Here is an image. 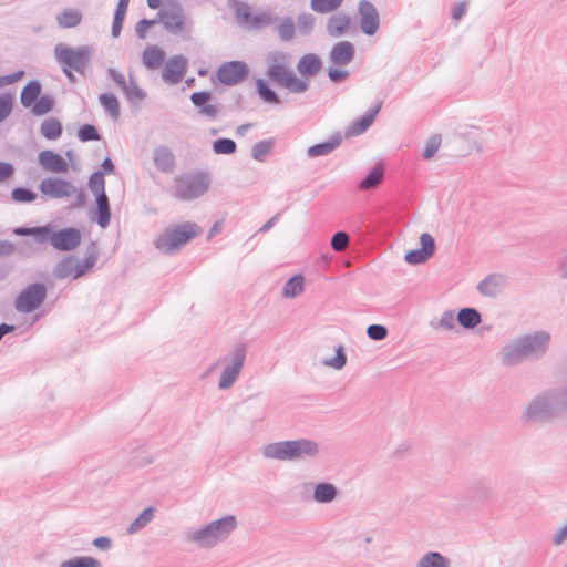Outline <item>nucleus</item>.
Instances as JSON below:
<instances>
[{"label":"nucleus","instance_id":"nucleus-1","mask_svg":"<svg viewBox=\"0 0 567 567\" xmlns=\"http://www.w3.org/2000/svg\"><path fill=\"white\" fill-rule=\"evenodd\" d=\"M551 342L549 331L539 329L519 334L506 342L498 352L502 365L517 367L526 361H539L548 352Z\"/></svg>","mask_w":567,"mask_h":567},{"label":"nucleus","instance_id":"nucleus-2","mask_svg":"<svg viewBox=\"0 0 567 567\" xmlns=\"http://www.w3.org/2000/svg\"><path fill=\"white\" fill-rule=\"evenodd\" d=\"M319 444L309 439L287 440L268 443L262 447L266 460L300 461L319 454Z\"/></svg>","mask_w":567,"mask_h":567},{"label":"nucleus","instance_id":"nucleus-3","mask_svg":"<svg viewBox=\"0 0 567 567\" xmlns=\"http://www.w3.org/2000/svg\"><path fill=\"white\" fill-rule=\"evenodd\" d=\"M238 523L234 515H226L187 533L186 539L202 548H212L224 542L236 529Z\"/></svg>","mask_w":567,"mask_h":567},{"label":"nucleus","instance_id":"nucleus-4","mask_svg":"<svg viewBox=\"0 0 567 567\" xmlns=\"http://www.w3.org/2000/svg\"><path fill=\"white\" fill-rule=\"evenodd\" d=\"M210 184L212 177L208 172L196 171L182 174L174 178L172 195L182 202H190L204 196Z\"/></svg>","mask_w":567,"mask_h":567},{"label":"nucleus","instance_id":"nucleus-5","mask_svg":"<svg viewBox=\"0 0 567 567\" xmlns=\"http://www.w3.org/2000/svg\"><path fill=\"white\" fill-rule=\"evenodd\" d=\"M202 231L195 223L186 221L169 226L154 241L156 249L165 255H173Z\"/></svg>","mask_w":567,"mask_h":567},{"label":"nucleus","instance_id":"nucleus-6","mask_svg":"<svg viewBox=\"0 0 567 567\" xmlns=\"http://www.w3.org/2000/svg\"><path fill=\"white\" fill-rule=\"evenodd\" d=\"M92 50L87 45L70 48L59 43L54 48L56 62L70 82L75 81L72 71L84 74L91 59Z\"/></svg>","mask_w":567,"mask_h":567},{"label":"nucleus","instance_id":"nucleus-7","mask_svg":"<svg viewBox=\"0 0 567 567\" xmlns=\"http://www.w3.org/2000/svg\"><path fill=\"white\" fill-rule=\"evenodd\" d=\"M247 351L248 348L246 343H235L229 351L215 363L214 367L218 364L223 365L218 381L219 390H228L234 385L245 365Z\"/></svg>","mask_w":567,"mask_h":567},{"label":"nucleus","instance_id":"nucleus-8","mask_svg":"<svg viewBox=\"0 0 567 567\" xmlns=\"http://www.w3.org/2000/svg\"><path fill=\"white\" fill-rule=\"evenodd\" d=\"M48 296V289L42 282H33L23 288L14 299L13 307L19 313H32L38 310Z\"/></svg>","mask_w":567,"mask_h":567},{"label":"nucleus","instance_id":"nucleus-9","mask_svg":"<svg viewBox=\"0 0 567 567\" xmlns=\"http://www.w3.org/2000/svg\"><path fill=\"white\" fill-rule=\"evenodd\" d=\"M234 13L239 25L248 30H260L279 20L267 11L252 14L250 7L245 2H236Z\"/></svg>","mask_w":567,"mask_h":567},{"label":"nucleus","instance_id":"nucleus-10","mask_svg":"<svg viewBox=\"0 0 567 567\" xmlns=\"http://www.w3.org/2000/svg\"><path fill=\"white\" fill-rule=\"evenodd\" d=\"M106 76L121 89L130 104L136 105L146 99V92L140 87L132 75H130L127 81L122 72L114 68H107Z\"/></svg>","mask_w":567,"mask_h":567},{"label":"nucleus","instance_id":"nucleus-11","mask_svg":"<svg viewBox=\"0 0 567 567\" xmlns=\"http://www.w3.org/2000/svg\"><path fill=\"white\" fill-rule=\"evenodd\" d=\"M156 20L171 34L177 35L186 31L185 13L179 4L161 9L156 14Z\"/></svg>","mask_w":567,"mask_h":567},{"label":"nucleus","instance_id":"nucleus-12","mask_svg":"<svg viewBox=\"0 0 567 567\" xmlns=\"http://www.w3.org/2000/svg\"><path fill=\"white\" fill-rule=\"evenodd\" d=\"M249 74V68L244 61H228L223 63L217 70V79L225 85H236L241 83Z\"/></svg>","mask_w":567,"mask_h":567},{"label":"nucleus","instance_id":"nucleus-13","mask_svg":"<svg viewBox=\"0 0 567 567\" xmlns=\"http://www.w3.org/2000/svg\"><path fill=\"white\" fill-rule=\"evenodd\" d=\"M39 189L50 198H65L76 193V187L70 181L60 177H47L40 182Z\"/></svg>","mask_w":567,"mask_h":567},{"label":"nucleus","instance_id":"nucleus-14","mask_svg":"<svg viewBox=\"0 0 567 567\" xmlns=\"http://www.w3.org/2000/svg\"><path fill=\"white\" fill-rule=\"evenodd\" d=\"M361 31L367 35L377 33L380 27V18L377 8L369 0H360L358 3Z\"/></svg>","mask_w":567,"mask_h":567},{"label":"nucleus","instance_id":"nucleus-15","mask_svg":"<svg viewBox=\"0 0 567 567\" xmlns=\"http://www.w3.org/2000/svg\"><path fill=\"white\" fill-rule=\"evenodd\" d=\"M190 101L202 117L210 121L218 117L219 107L217 106L216 99L210 92H194L190 94Z\"/></svg>","mask_w":567,"mask_h":567},{"label":"nucleus","instance_id":"nucleus-16","mask_svg":"<svg viewBox=\"0 0 567 567\" xmlns=\"http://www.w3.org/2000/svg\"><path fill=\"white\" fill-rule=\"evenodd\" d=\"M81 231L75 227L54 230L52 247L59 251H72L81 244Z\"/></svg>","mask_w":567,"mask_h":567},{"label":"nucleus","instance_id":"nucleus-17","mask_svg":"<svg viewBox=\"0 0 567 567\" xmlns=\"http://www.w3.org/2000/svg\"><path fill=\"white\" fill-rule=\"evenodd\" d=\"M421 248L410 250L405 254L404 260L410 265L425 262L435 252V241L432 235L423 233L420 236Z\"/></svg>","mask_w":567,"mask_h":567},{"label":"nucleus","instance_id":"nucleus-18","mask_svg":"<svg viewBox=\"0 0 567 567\" xmlns=\"http://www.w3.org/2000/svg\"><path fill=\"white\" fill-rule=\"evenodd\" d=\"M507 285V277L503 274L494 272L487 275L481 280L476 289L480 295L487 298H496L499 296Z\"/></svg>","mask_w":567,"mask_h":567},{"label":"nucleus","instance_id":"nucleus-19","mask_svg":"<svg viewBox=\"0 0 567 567\" xmlns=\"http://www.w3.org/2000/svg\"><path fill=\"white\" fill-rule=\"evenodd\" d=\"M187 70V59L182 55H174L169 58L162 72V78L169 84H177L182 81Z\"/></svg>","mask_w":567,"mask_h":567},{"label":"nucleus","instance_id":"nucleus-20","mask_svg":"<svg viewBox=\"0 0 567 567\" xmlns=\"http://www.w3.org/2000/svg\"><path fill=\"white\" fill-rule=\"evenodd\" d=\"M354 56V44L350 41H340L332 47L329 59L334 65L344 66L350 64Z\"/></svg>","mask_w":567,"mask_h":567},{"label":"nucleus","instance_id":"nucleus-21","mask_svg":"<svg viewBox=\"0 0 567 567\" xmlns=\"http://www.w3.org/2000/svg\"><path fill=\"white\" fill-rule=\"evenodd\" d=\"M351 25V18L348 13L339 11L327 19L326 30L332 38L344 35Z\"/></svg>","mask_w":567,"mask_h":567},{"label":"nucleus","instance_id":"nucleus-22","mask_svg":"<svg viewBox=\"0 0 567 567\" xmlns=\"http://www.w3.org/2000/svg\"><path fill=\"white\" fill-rule=\"evenodd\" d=\"M39 164L47 171L66 173L69 165L65 159L53 151L45 150L39 153Z\"/></svg>","mask_w":567,"mask_h":567},{"label":"nucleus","instance_id":"nucleus-23","mask_svg":"<svg viewBox=\"0 0 567 567\" xmlns=\"http://www.w3.org/2000/svg\"><path fill=\"white\" fill-rule=\"evenodd\" d=\"M155 167L162 173H171L176 166V159L169 147L161 145L153 151Z\"/></svg>","mask_w":567,"mask_h":567},{"label":"nucleus","instance_id":"nucleus-24","mask_svg":"<svg viewBox=\"0 0 567 567\" xmlns=\"http://www.w3.org/2000/svg\"><path fill=\"white\" fill-rule=\"evenodd\" d=\"M99 259V251L95 243H91L84 256V260L74 258V279H79L87 274L96 264Z\"/></svg>","mask_w":567,"mask_h":567},{"label":"nucleus","instance_id":"nucleus-25","mask_svg":"<svg viewBox=\"0 0 567 567\" xmlns=\"http://www.w3.org/2000/svg\"><path fill=\"white\" fill-rule=\"evenodd\" d=\"M382 103H378L370 107L361 117L355 120L350 126V134L360 135L364 133L374 122L378 113L380 112Z\"/></svg>","mask_w":567,"mask_h":567},{"label":"nucleus","instance_id":"nucleus-26","mask_svg":"<svg viewBox=\"0 0 567 567\" xmlns=\"http://www.w3.org/2000/svg\"><path fill=\"white\" fill-rule=\"evenodd\" d=\"M338 494L339 492L336 485L328 482H320L313 486L312 498L319 504H329L337 498Z\"/></svg>","mask_w":567,"mask_h":567},{"label":"nucleus","instance_id":"nucleus-27","mask_svg":"<svg viewBox=\"0 0 567 567\" xmlns=\"http://www.w3.org/2000/svg\"><path fill=\"white\" fill-rule=\"evenodd\" d=\"M321 66V59L315 53H308L300 58L297 70L302 76H313L320 71Z\"/></svg>","mask_w":567,"mask_h":567},{"label":"nucleus","instance_id":"nucleus-28","mask_svg":"<svg viewBox=\"0 0 567 567\" xmlns=\"http://www.w3.org/2000/svg\"><path fill=\"white\" fill-rule=\"evenodd\" d=\"M456 321L462 328L472 330L482 322V315L475 308L465 307L460 309L456 313Z\"/></svg>","mask_w":567,"mask_h":567},{"label":"nucleus","instance_id":"nucleus-29","mask_svg":"<svg viewBox=\"0 0 567 567\" xmlns=\"http://www.w3.org/2000/svg\"><path fill=\"white\" fill-rule=\"evenodd\" d=\"M95 221L101 228H106L111 221V206L106 194L95 196Z\"/></svg>","mask_w":567,"mask_h":567},{"label":"nucleus","instance_id":"nucleus-30","mask_svg":"<svg viewBox=\"0 0 567 567\" xmlns=\"http://www.w3.org/2000/svg\"><path fill=\"white\" fill-rule=\"evenodd\" d=\"M342 138L339 134L331 136L330 140L315 144L310 146L307 151V154L310 158H315L318 156H326L333 152L341 143Z\"/></svg>","mask_w":567,"mask_h":567},{"label":"nucleus","instance_id":"nucleus-31","mask_svg":"<svg viewBox=\"0 0 567 567\" xmlns=\"http://www.w3.org/2000/svg\"><path fill=\"white\" fill-rule=\"evenodd\" d=\"M142 60L145 68L150 70H156L163 64L165 60V53L161 48L151 45L143 51Z\"/></svg>","mask_w":567,"mask_h":567},{"label":"nucleus","instance_id":"nucleus-32","mask_svg":"<svg viewBox=\"0 0 567 567\" xmlns=\"http://www.w3.org/2000/svg\"><path fill=\"white\" fill-rule=\"evenodd\" d=\"M384 176V166L382 163L375 164L369 173L363 177L358 187L361 190H369L375 188L383 179Z\"/></svg>","mask_w":567,"mask_h":567},{"label":"nucleus","instance_id":"nucleus-33","mask_svg":"<svg viewBox=\"0 0 567 567\" xmlns=\"http://www.w3.org/2000/svg\"><path fill=\"white\" fill-rule=\"evenodd\" d=\"M41 83L38 80L30 81L20 94V102L23 107H31L41 94Z\"/></svg>","mask_w":567,"mask_h":567},{"label":"nucleus","instance_id":"nucleus-34","mask_svg":"<svg viewBox=\"0 0 567 567\" xmlns=\"http://www.w3.org/2000/svg\"><path fill=\"white\" fill-rule=\"evenodd\" d=\"M99 102L104 109L105 113L114 121L121 116L120 102L117 97L111 92H104L99 95Z\"/></svg>","mask_w":567,"mask_h":567},{"label":"nucleus","instance_id":"nucleus-35","mask_svg":"<svg viewBox=\"0 0 567 567\" xmlns=\"http://www.w3.org/2000/svg\"><path fill=\"white\" fill-rule=\"evenodd\" d=\"M52 275L58 280H63L69 277L74 279V257L68 256L58 261L53 267Z\"/></svg>","mask_w":567,"mask_h":567},{"label":"nucleus","instance_id":"nucleus-36","mask_svg":"<svg viewBox=\"0 0 567 567\" xmlns=\"http://www.w3.org/2000/svg\"><path fill=\"white\" fill-rule=\"evenodd\" d=\"M155 516V508L152 506L146 507L143 512L128 525L127 534L133 535L143 529L150 524Z\"/></svg>","mask_w":567,"mask_h":567},{"label":"nucleus","instance_id":"nucleus-37","mask_svg":"<svg viewBox=\"0 0 567 567\" xmlns=\"http://www.w3.org/2000/svg\"><path fill=\"white\" fill-rule=\"evenodd\" d=\"M416 567H450V560L439 551H427L419 559Z\"/></svg>","mask_w":567,"mask_h":567},{"label":"nucleus","instance_id":"nucleus-38","mask_svg":"<svg viewBox=\"0 0 567 567\" xmlns=\"http://www.w3.org/2000/svg\"><path fill=\"white\" fill-rule=\"evenodd\" d=\"M40 131L47 140L54 141L62 135L63 127L59 120L50 117L43 121Z\"/></svg>","mask_w":567,"mask_h":567},{"label":"nucleus","instance_id":"nucleus-39","mask_svg":"<svg viewBox=\"0 0 567 567\" xmlns=\"http://www.w3.org/2000/svg\"><path fill=\"white\" fill-rule=\"evenodd\" d=\"M82 14L76 9H65L58 17L56 21L61 28H74L80 24Z\"/></svg>","mask_w":567,"mask_h":567},{"label":"nucleus","instance_id":"nucleus-40","mask_svg":"<svg viewBox=\"0 0 567 567\" xmlns=\"http://www.w3.org/2000/svg\"><path fill=\"white\" fill-rule=\"evenodd\" d=\"M292 72L284 64H271L267 70L268 78L276 84L285 86Z\"/></svg>","mask_w":567,"mask_h":567},{"label":"nucleus","instance_id":"nucleus-41","mask_svg":"<svg viewBox=\"0 0 567 567\" xmlns=\"http://www.w3.org/2000/svg\"><path fill=\"white\" fill-rule=\"evenodd\" d=\"M256 87H257V93H258L259 97L265 103H269V104H279L280 103V99H279L278 94L269 86V84L265 80L258 79L256 81Z\"/></svg>","mask_w":567,"mask_h":567},{"label":"nucleus","instance_id":"nucleus-42","mask_svg":"<svg viewBox=\"0 0 567 567\" xmlns=\"http://www.w3.org/2000/svg\"><path fill=\"white\" fill-rule=\"evenodd\" d=\"M302 275L292 276L284 286L282 295L286 298H295L303 291Z\"/></svg>","mask_w":567,"mask_h":567},{"label":"nucleus","instance_id":"nucleus-43","mask_svg":"<svg viewBox=\"0 0 567 567\" xmlns=\"http://www.w3.org/2000/svg\"><path fill=\"white\" fill-rule=\"evenodd\" d=\"M275 144L274 138L262 140L257 142L251 147V157L257 162H265L268 154L271 152Z\"/></svg>","mask_w":567,"mask_h":567},{"label":"nucleus","instance_id":"nucleus-44","mask_svg":"<svg viewBox=\"0 0 567 567\" xmlns=\"http://www.w3.org/2000/svg\"><path fill=\"white\" fill-rule=\"evenodd\" d=\"M471 495H472V498L476 503H484V502L489 501L493 497L494 489L492 486H489L483 482H477L476 484H474L472 486Z\"/></svg>","mask_w":567,"mask_h":567},{"label":"nucleus","instance_id":"nucleus-45","mask_svg":"<svg viewBox=\"0 0 567 567\" xmlns=\"http://www.w3.org/2000/svg\"><path fill=\"white\" fill-rule=\"evenodd\" d=\"M343 0H310L312 11L321 14L330 13L339 9Z\"/></svg>","mask_w":567,"mask_h":567},{"label":"nucleus","instance_id":"nucleus-46","mask_svg":"<svg viewBox=\"0 0 567 567\" xmlns=\"http://www.w3.org/2000/svg\"><path fill=\"white\" fill-rule=\"evenodd\" d=\"M237 144L234 140L220 137L213 142L212 150L218 155H230L236 152Z\"/></svg>","mask_w":567,"mask_h":567},{"label":"nucleus","instance_id":"nucleus-47","mask_svg":"<svg viewBox=\"0 0 567 567\" xmlns=\"http://www.w3.org/2000/svg\"><path fill=\"white\" fill-rule=\"evenodd\" d=\"M54 100L50 95H40L35 103L31 106V112L35 116L48 114L53 110Z\"/></svg>","mask_w":567,"mask_h":567},{"label":"nucleus","instance_id":"nucleus-48","mask_svg":"<svg viewBox=\"0 0 567 567\" xmlns=\"http://www.w3.org/2000/svg\"><path fill=\"white\" fill-rule=\"evenodd\" d=\"M277 32L281 41L288 42L292 40L296 33L293 20L290 17H285L277 27Z\"/></svg>","mask_w":567,"mask_h":567},{"label":"nucleus","instance_id":"nucleus-49","mask_svg":"<svg viewBox=\"0 0 567 567\" xmlns=\"http://www.w3.org/2000/svg\"><path fill=\"white\" fill-rule=\"evenodd\" d=\"M60 567H102L101 563L90 556H76L69 560L62 561Z\"/></svg>","mask_w":567,"mask_h":567},{"label":"nucleus","instance_id":"nucleus-50","mask_svg":"<svg viewBox=\"0 0 567 567\" xmlns=\"http://www.w3.org/2000/svg\"><path fill=\"white\" fill-rule=\"evenodd\" d=\"M347 363V354L343 346L339 344L336 347V354L332 358H328L323 361L326 367L332 368L334 370H341L344 368Z\"/></svg>","mask_w":567,"mask_h":567},{"label":"nucleus","instance_id":"nucleus-51","mask_svg":"<svg viewBox=\"0 0 567 567\" xmlns=\"http://www.w3.org/2000/svg\"><path fill=\"white\" fill-rule=\"evenodd\" d=\"M89 189L93 193L94 196L106 194L105 192V179L103 176V172H94L90 175L87 182Z\"/></svg>","mask_w":567,"mask_h":567},{"label":"nucleus","instance_id":"nucleus-52","mask_svg":"<svg viewBox=\"0 0 567 567\" xmlns=\"http://www.w3.org/2000/svg\"><path fill=\"white\" fill-rule=\"evenodd\" d=\"M53 234H54V229L52 228L51 225L35 226V227H33L31 237L38 244L50 243L52 245Z\"/></svg>","mask_w":567,"mask_h":567},{"label":"nucleus","instance_id":"nucleus-53","mask_svg":"<svg viewBox=\"0 0 567 567\" xmlns=\"http://www.w3.org/2000/svg\"><path fill=\"white\" fill-rule=\"evenodd\" d=\"M297 27L300 34H311L315 27V17L308 12L300 13L297 18Z\"/></svg>","mask_w":567,"mask_h":567},{"label":"nucleus","instance_id":"nucleus-54","mask_svg":"<svg viewBox=\"0 0 567 567\" xmlns=\"http://www.w3.org/2000/svg\"><path fill=\"white\" fill-rule=\"evenodd\" d=\"M456 316L453 310H445L441 315L436 324L431 323L434 329L452 331L455 329Z\"/></svg>","mask_w":567,"mask_h":567},{"label":"nucleus","instance_id":"nucleus-55","mask_svg":"<svg viewBox=\"0 0 567 567\" xmlns=\"http://www.w3.org/2000/svg\"><path fill=\"white\" fill-rule=\"evenodd\" d=\"M11 197L17 203H32L37 199L38 195L27 187H16L11 192Z\"/></svg>","mask_w":567,"mask_h":567},{"label":"nucleus","instance_id":"nucleus-56","mask_svg":"<svg viewBox=\"0 0 567 567\" xmlns=\"http://www.w3.org/2000/svg\"><path fill=\"white\" fill-rule=\"evenodd\" d=\"M78 137L81 142L99 141L101 135L92 124H84L78 130Z\"/></svg>","mask_w":567,"mask_h":567},{"label":"nucleus","instance_id":"nucleus-57","mask_svg":"<svg viewBox=\"0 0 567 567\" xmlns=\"http://www.w3.org/2000/svg\"><path fill=\"white\" fill-rule=\"evenodd\" d=\"M284 87L288 89L291 93H302L308 90L309 82L307 80L297 78L292 73Z\"/></svg>","mask_w":567,"mask_h":567},{"label":"nucleus","instance_id":"nucleus-58","mask_svg":"<svg viewBox=\"0 0 567 567\" xmlns=\"http://www.w3.org/2000/svg\"><path fill=\"white\" fill-rule=\"evenodd\" d=\"M442 138L440 134L432 135L425 145V148L423 151V157L425 159H430L434 156V154L439 151L441 145Z\"/></svg>","mask_w":567,"mask_h":567},{"label":"nucleus","instance_id":"nucleus-59","mask_svg":"<svg viewBox=\"0 0 567 567\" xmlns=\"http://www.w3.org/2000/svg\"><path fill=\"white\" fill-rule=\"evenodd\" d=\"M13 106V97L9 93L0 94V123L3 122L11 113Z\"/></svg>","mask_w":567,"mask_h":567},{"label":"nucleus","instance_id":"nucleus-60","mask_svg":"<svg viewBox=\"0 0 567 567\" xmlns=\"http://www.w3.org/2000/svg\"><path fill=\"white\" fill-rule=\"evenodd\" d=\"M349 244V235L346 231H337L333 234L330 245L334 251H342Z\"/></svg>","mask_w":567,"mask_h":567},{"label":"nucleus","instance_id":"nucleus-61","mask_svg":"<svg viewBox=\"0 0 567 567\" xmlns=\"http://www.w3.org/2000/svg\"><path fill=\"white\" fill-rule=\"evenodd\" d=\"M367 334L371 340L381 341L386 338L388 329L383 324H370L367 328Z\"/></svg>","mask_w":567,"mask_h":567},{"label":"nucleus","instance_id":"nucleus-62","mask_svg":"<svg viewBox=\"0 0 567 567\" xmlns=\"http://www.w3.org/2000/svg\"><path fill=\"white\" fill-rule=\"evenodd\" d=\"M157 23L156 18L155 19H141L135 24V33L138 39L144 40L147 35L148 28L155 25Z\"/></svg>","mask_w":567,"mask_h":567},{"label":"nucleus","instance_id":"nucleus-63","mask_svg":"<svg viewBox=\"0 0 567 567\" xmlns=\"http://www.w3.org/2000/svg\"><path fill=\"white\" fill-rule=\"evenodd\" d=\"M567 540V523L559 526L551 536V544L555 547L561 546Z\"/></svg>","mask_w":567,"mask_h":567},{"label":"nucleus","instance_id":"nucleus-64","mask_svg":"<svg viewBox=\"0 0 567 567\" xmlns=\"http://www.w3.org/2000/svg\"><path fill=\"white\" fill-rule=\"evenodd\" d=\"M349 76V71L339 68H330L328 78L333 83H341Z\"/></svg>","mask_w":567,"mask_h":567}]
</instances>
